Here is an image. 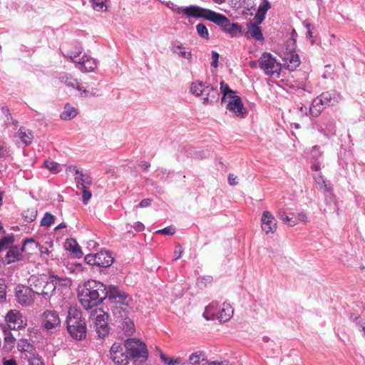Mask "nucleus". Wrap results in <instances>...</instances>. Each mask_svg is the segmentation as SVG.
Instances as JSON below:
<instances>
[{"mask_svg": "<svg viewBox=\"0 0 365 365\" xmlns=\"http://www.w3.org/2000/svg\"><path fill=\"white\" fill-rule=\"evenodd\" d=\"M184 360L181 358H175L169 360V365H184Z\"/></svg>", "mask_w": 365, "mask_h": 365, "instance_id": "nucleus-54", "label": "nucleus"}, {"mask_svg": "<svg viewBox=\"0 0 365 365\" xmlns=\"http://www.w3.org/2000/svg\"><path fill=\"white\" fill-rule=\"evenodd\" d=\"M31 288L24 286H18L16 289V297L18 302L22 306L27 307L31 305L34 301L36 294L35 287L33 283H31Z\"/></svg>", "mask_w": 365, "mask_h": 365, "instance_id": "nucleus-12", "label": "nucleus"}, {"mask_svg": "<svg viewBox=\"0 0 365 365\" xmlns=\"http://www.w3.org/2000/svg\"><path fill=\"white\" fill-rule=\"evenodd\" d=\"M14 242L12 236H6L0 239V252L9 248Z\"/></svg>", "mask_w": 365, "mask_h": 365, "instance_id": "nucleus-39", "label": "nucleus"}, {"mask_svg": "<svg viewBox=\"0 0 365 365\" xmlns=\"http://www.w3.org/2000/svg\"><path fill=\"white\" fill-rule=\"evenodd\" d=\"M128 354L124 351V348L120 344H113L110 349V359L116 365H128L129 363Z\"/></svg>", "mask_w": 365, "mask_h": 365, "instance_id": "nucleus-17", "label": "nucleus"}, {"mask_svg": "<svg viewBox=\"0 0 365 365\" xmlns=\"http://www.w3.org/2000/svg\"><path fill=\"white\" fill-rule=\"evenodd\" d=\"M283 222L290 227H293L297 224V220L289 215H286L285 217H284Z\"/></svg>", "mask_w": 365, "mask_h": 365, "instance_id": "nucleus-51", "label": "nucleus"}, {"mask_svg": "<svg viewBox=\"0 0 365 365\" xmlns=\"http://www.w3.org/2000/svg\"><path fill=\"white\" fill-rule=\"evenodd\" d=\"M237 177L233 175V174H229L228 175V182H229V184L231 185H237Z\"/></svg>", "mask_w": 365, "mask_h": 365, "instance_id": "nucleus-59", "label": "nucleus"}, {"mask_svg": "<svg viewBox=\"0 0 365 365\" xmlns=\"http://www.w3.org/2000/svg\"><path fill=\"white\" fill-rule=\"evenodd\" d=\"M282 58L284 62V66L289 71L295 70L300 65V58L298 54L294 51L293 47L286 48L282 52Z\"/></svg>", "mask_w": 365, "mask_h": 365, "instance_id": "nucleus-18", "label": "nucleus"}, {"mask_svg": "<svg viewBox=\"0 0 365 365\" xmlns=\"http://www.w3.org/2000/svg\"><path fill=\"white\" fill-rule=\"evenodd\" d=\"M108 0H90L92 3V7L96 11H103L104 7H106V2Z\"/></svg>", "mask_w": 365, "mask_h": 365, "instance_id": "nucleus-43", "label": "nucleus"}, {"mask_svg": "<svg viewBox=\"0 0 365 365\" xmlns=\"http://www.w3.org/2000/svg\"><path fill=\"white\" fill-rule=\"evenodd\" d=\"M259 66L265 75L279 77L282 64L270 53H262L259 58Z\"/></svg>", "mask_w": 365, "mask_h": 365, "instance_id": "nucleus-10", "label": "nucleus"}, {"mask_svg": "<svg viewBox=\"0 0 365 365\" xmlns=\"http://www.w3.org/2000/svg\"><path fill=\"white\" fill-rule=\"evenodd\" d=\"M218 304L215 302H211L208 304L205 309L203 317L207 320H213L217 319V316L219 315Z\"/></svg>", "mask_w": 365, "mask_h": 365, "instance_id": "nucleus-28", "label": "nucleus"}, {"mask_svg": "<svg viewBox=\"0 0 365 365\" xmlns=\"http://www.w3.org/2000/svg\"><path fill=\"white\" fill-rule=\"evenodd\" d=\"M82 192L83 202L86 205L91 197V192L88 190V187H81L80 189Z\"/></svg>", "mask_w": 365, "mask_h": 365, "instance_id": "nucleus-46", "label": "nucleus"}, {"mask_svg": "<svg viewBox=\"0 0 365 365\" xmlns=\"http://www.w3.org/2000/svg\"><path fill=\"white\" fill-rule=\"evenodd\" d=\"M65 247L67 250L71 252L76 257L80 258L83 256V252L80 246L76 240L71 238L66 240Z\"/></svg>", "mask_w": 365, "mask_h": 365, "instance_id": "nucleus-31", "label": "nucleus"}, {"mask_svg": "<svg viewBox=\"0 0 365 365\" xmlns=\"http://www.w3.org/2000/svg\"><path fill=\"white\" fill-rule=\"evenodd\" d=\"M54 220L55 217L52 214L49 212H46L41 221V225L45 227H50L51 226V225L54 223Z\"/></svg>", "mask_w": 365, "mask_h": 365, "instance_id": "nucleus-41", "label": "nucleus"}, {"mask_svg": "<svg viewBox=\"0 0 365 365\" xmlns=\"http://www.w3.org/2000/svg\"><path fill=\"white\" fill-rule=\"evenodd\" d=\"M317 130L327 137H330L335 133V123L332 118H327L321 122L315 123Z\"/></svg>", "mask_w": 365, "mask_h": 365, "instance_id": "nucleus-20", "label": "nucleus"}, {"mask_svg": "<svg viewBox=\"0 0 365 365\" xmlns=\"http://www.w3.org/2000/svg\"><path fill=\"white\" fill-rule=\"evenodd\" d=\"M264 18H265V14H261L257 11L255 16V19L256 20V21L255 23L257 24V25L259 26L264 21Z\"/></svg>", "mask_w": 365, "mask_h": 365, "instance_id": "nucleus-55", "label": "nucleus"}, {"mask_svg": "<svg viewBox=\"0 0 365 365\" xmlns=\"http://www.w3.org/2000/svg\"><path fill=\"white\" fill-rule=\"evenodd\" d=\"M30 281L34 285L36 294L41 295L46 299L50 298L56 289L53 280L45 281L41 277H32Z\"/></svg>", "mask_w": 365, "mask_h": 365, "instance_id": "nucleus-11", "label": "nucleus"}, {"mask_svg": "<svg viewBox=\"0 0 365 365\" xmlns=\"http://www.w3.org/2000/svg\"><path fill=\"white\" fill-rule=\"evenodd\" d=\"M25 360L28 361L29 365H45L42 357L36 352Z\"/></svg>", "mask_w": 365, "mask_h": 365, "instance_id": "nucleus-38", "label": "nucleus"}, {"mask_svg": "<svg viewBox=\"0 0 365 365\" xmlns=\"http://www.w3.org/2000/svg\"><path fill=\"white\" fill-rule=\"evenodd\" d=\"M44 165L48 170L53 173H58L60 172V165L56 162L46 160Z\"/></svg>", "mask_w": 365, "mask_h": 365, "instance_id": "nucleus-42", "label": "nucleus"}, {"mask_svg": "<svg viewBox=\"0 0 365 365\" xmlns=\"http://www.w3.org/2000/svg\"><path fill=\"white\" fill-rule=\"evenodd\" d=\"M207 84L202 81H197L191 84L190 90L192 94L200 96H205V88L207 87Z\"/></svg>", "mask_w": 365, "mask_h": 365, "instance_id": "nucleus-33", "label": "nucleus"}, {"mask_svg": "<svg viewBox=\"0 0 365 365\" xmlns=\"http://www.w3.org/2000/svg\"><path fill=\"white\" fill-rule=\"evenodd\" d=\"M17 349L21 353L22 359L31 357L32 354L36 352L34 346L26 339H20L17 344Z\"/></svg>", "mask_w": 365, "mask_h": 365, "instance_id": "nucleus-21", "label": "nucleus"}, {"mask_svg": "<svg viewBox=\"0 0 365 365\" xmlns=\"http://www.w3.org/2000/svg\"><path fill=\"white\" fill-rule=\"evenodd\" d=\"M78 113V110L75 107L69 103H66L64 106L63 112L60 115V118L63 120H68L74 118Z\"/></svg>", "mask_w": 365, "mask_h": 365, "instance_id": "nucleus-32", "label": "nucleus"}, {"mask_svg": "<svg viewBox=\"0 0 365 365\" xmlns=\"http://www.w3.org/2000/svg\"><path fill=\"white\" fill-rule=\"evenodd\" d=\"M196 30L197 34L203 38L208 39L209 38V32L204 24H198L196 25Z\"/></svg>", "mask_w": 365, "mask_h": 365, "instance_id": "nucleus-40", "label": "nucleus"}, {"mask_svg": "<svg viewBox=\"0 0 365 365\" xmlns=\"http://www.w3.org/2000/svg\"><path fill=\"white\" fill-rule=\"evenodd\" d=\"M106 294L111 309L115 317H124L131 310L132 299L125 292L120 290L115 286H109L106 288Z\"/></svg>", "mask_w": 365, "mask_h": 365, "instance_id": "nucleus-3", "label": "nucleus"}, {"mask_svg": "<svg viewBox=\"0 0 365 365\" xmlns=\"http://www.w3.org/2000/svg\"><path fill=\"white\" fill-rule=\"evenodd\" d=\"M270 4L267 0H262L257 9V11L266 15L267 11L270 9Z\"/></svg>", "mask_w": 365, "mask_h": 365, "instance_id": "nucleus-45", "label": "nucleus"}, {"mask_svg": "<svg viewBox=\"0 0 365 365\" xmlns=\"http://www.w3.org/2000/svg\"><path fill=\"white\" fill-rule=\"evenodd\" d=\"M152 200L150 198H145L141 200L139 205L136 206V207H147L151 205Z\"/></svg>", "mask_w": 365, "mask_h": 365, "instance_id": "nucleus-53", "label": "nucleus"}, {"mask_svg": "<svg viewBox=\"0 0 365 365\" xmlns=\"http://www.w3.org/2000/svg\"><path fill=\"white\" fill-rule=\"evenodd\" d=\"M97 266L101 267H110L113 262V258L108 251H101L96 253Z\"/></svg>", "mask_w": 365, "mask_h": 365, "instance_id": "nucleus-25", "label": "nucleus"}, {"mask_svg": "<svg viewBox=\"0 0 365 365\" xmlns=\"http://www.w3.org/2000/svg\"><path fill=\"white\" fill-rule=\"evenodd\" d=\"M313 178L317 185V187L319 190H323L324 192L329 190L321 173H314Z\"/></svg>", "mask_w": 365, "mask_h": 365, "instance_id": "nucleus-36", "label": "nucleus"}, {"mask_svg": "<svg viewBox=\"0 0 365 365\" xmlns=\"http://www.w3.org/2000/svg\"><path fill=\"white\" fill-rule=\"evenodd\" d=\"M6 322L8 329H19L26 326V320L23 317L19 311L12 309L6 316Z\"/></svg>", "mask_w": 365, "mask_h": 365, "instance_id": "nucleus-15", "label": "nucleus"}, {"mask_svg": "<svg viewBox=\"0 0 365 365\" xmlns=\"http://www.w3.org/2000/svg\"><path fill=\"white\" fill-rule=\"evenodd\" d=\"M208 365H228V362L227 361H216L208 363Z\"/></svg>", "mask_w": 365, "mask_h": 365, "instance_id": "nucleus-63", "label": "nucleus"}, {"mask_svg": "<svg viewBox=\"0 0 365 365\" xmlns=\"http://www.w3.org/2000/svg\"><path fill=\"white\" fill-rule=\"evenodd\" d=\"M6 285L4 279H0V303L6 300Z\"/></svg>", "mask_w": 365, "mask_h": 365, "instance_id": "nucleus-44", "label": "nucleus"}, {"mask_svg": "<svg viewBox=\"0 0 365 365\" xmlns=\"http://www.w3.org/2000/svg\"><path fill=\"white\" fill-rule=\"evenodd\" d=\"M200 361H206L208 363L203 351H199L194 352L189 357V363L191 365H198Z\"/></svg>", "mask_w": 365, "mask_h": 365, "instance_id": "nucleus-35", "label": "nucleus"}, {"mask_svg": "<svg viewBox=\"0 0 365 365\" xmlns=\"http://www.w3.org/2000/svg\"><path fill=\"white\" fill-rule=\"evenodd\" d=\"M4 365H16V363L14 359L4 360Z\"/></svg>", "mask_w": 365, "mask_h": 365, "instance_id": "nucleus-64", "label": "nucleus"}, {"mask_svg": "<svg viewBox=\"0 0 365 365\" xmlns=\"http://www.w3.org/2000/svg\"><path fill=\"white\" fill-rule=\"evenodd\" d=\"M172 9L178 14L186 17L202 18L212 21L220 26L223 31L232 36H235L240 32L241 26L238 24L231 23L230 21L223 14L214 11L202 8L196 5L189 6H178L173 3Z\"/></svg>", "mask_w": 365, "mask_h": 365, "instance_id": "nucleus-1", "label": "nucleus"}, {"mask_svg": "<svg viewBox=\"0 0 365 365\" xmlns=\"http://www.w3.org/2000/svg\"><path fill=\"white\" fill-rule=\"evenodd\" d=\"M128 314L126 313L124 317H116L123 321V329L128 334H132L135 330V325L133 322L128 317Z\"/></svg>", "mask_w": 365, "mask_h": 365, "instance_id": "nucleus-34", "label": "nucleus"}, {"mask_svg": "<svg viewBox=\"0 0 365 365\" xmlns=\"http://www.w3.org/2000/svg\"><path fill=\"white\" fill-rule=\"evenodd\" d=\"M29 244L37 246L34 239L27 238L24 241L23 245L21 248L17 246L10 247L6 255L7 264H11L21 259L22 252L25 250L26 247Z\"/></svg>", "mask_w": 365, "mask_h": 365, "instance_id": "nucleus-16", "label": "nucleus"}, {"mask_svg": "<svg viewBox=\"0 0 365 365\" xmlns=\"http://www.w3.org/2000/svg\"><path fill=\"white\" fill-rule=\"evenodd\" d=\"M67 330L76 340H81L86 336V324L81 312L76 308H69L66 318Z\"/></svg>", "mask_w": 365, "mask_h": 365, "instance_id": "nucleus-5", "label": "nucleus"}, {"mask_svg": "<svg viewBox=\"0 0 365 365\" xmlns=\"http://www.w3.org/2000/svg\"><path fill=\"white\" fill-rule=\"evenodd\" d=\"M42 326L48 331L53 332L61 327V319L55 310H46L43 312Z\"/></svg>", "mask_w": 365, "mask_h": 365, "instance_id": "nucleus-13", "label": "nucleus"}, {"mask_svg": "<svg viewBox=\"0 0 365 365\" xmlns=\"http://www.w3.org/2000/svg\"><path fill=\"white\" fill-rule=\"evenodd\" d=\"M22 216L27 222H33L37 216V210L35 208H29L24 211Z\"/></svg>", "mask_w": 365, "mask_h": 365, "instance_id": "nucleus-37", "label": "nucleus"}, {"mask_svg": "<svg viewBox=\"0 0 365 365\" xmlns=\"http://www.w3.org/2000/svg\"><path fill=\"white\" fill-rule=\"evenodd\" d=\"M1 110V113L4 115V116L6 118V124H9L10 120L13 121L9 110L6 106H3Z\"/></svg>", "mask_w": 365, "mask_h": 365, "instance_id": "nucleus-50", "label": "nucleus"}, {"mask_svg": "<svg viewBox=\"0 0 365 365\" xmlns=\"http://www.w3.org/2000/svg\"><path fill=\"white\" fill-rule=\"evenodd\" d=\"M16 137L19 138L25 146L30 145L34 138L31 131L24 128H21L18 130Z\"/></svg>", "mask_w": 365, "mask_h": 365, "instance_id": "nucleus-30", "label": "nucleus"}, {"mask_svg": "<svg viewBox=\"0 0 365 365\" xmlns=\"http://www.w3.org/2000/svg\"><path fill=\"white\" fill-rule=\"evenodd\" d=\"M1 329L4 334V339L3 349L6 352H9L14 348L16 339L11 334L10 329H6L5 326L1 327Z\"/></svg>", "mask_w": 365, "mask_h": 365, "instance_id": "nucleus-26", "label": "nucleus"}, {"mask_svg": "<svg viewBox=\"0 0 365 365\" xmlns=\"http://www.w3.org/2000/svg\"><path fill=\"white\" fill-rule=\"evenodd\" d=\"M124 347L130 357L140 362L145 361L148 356L146 344L135 338L128 339L124 342Z\"/></svg>", "mask_w": 365, "mask_h": 365, "instance_id": "nucleus-9", "label": "nucleus"}, {"mask_svg": "<svg viewBox=\"0 0 365 365\" xmlns=\"http://www.w3.org/2000/svg\"><path fill=\"white\" fill-rule=\"evenodd\" d=\"M212 281V277H210V276H205V277H202L201 278H199L197 279V284L199 286H206L207 284H210L211 283V282Z\"/></svg>", "mask_w": 365, "mask_h": 365, "instance_id": "nucleus-49", "label": "nucleus"}, {"mask_svg": "<svg viewBox=\"0 0 365 365\" xmlns=\"http://www.w3.org/2000/svg\"><path fill=\"white\" fill-rule=\"evenodd\" d=\"M89 319L99 338H104L108 334L110 331L108 322V315L102 309L94 308L92 309Z\"/></svg>", "mask_w": 365, "mask_h": 365, "instance_id": "nucleus-7", "label": "nucleus"}, {"mask_svg": "<svg viewBox=\"0 0 365 365\" xmlns=\"http://www.w3.org/2000/svg\"><path fill=\"white\" fill-rule=\"evenodd\" d=\"M71 60L76 64L77 68L83 73L91 72L97 66L96 60L85 54L81 56L71 54Z\"/></svg>", "mask_w": 365, "mask_h": 365, "instance_id": "nucleus-14", "label": "nucleus"}, {"mask_svg": "<svg viewBox=\"0 0 365 365\" xmlns=\"http://www.w3.org/2000/svg\"><path fill=\"white\" fill-rule=\"evenodd\" d=\"M211 56L212 60L211 62V66L216 68L218 65L219 53L216 51H212Z\"/></svg>", "mask_w": 365, "mask_h": 365, "instance_id": "nucleus-52", "label": "nucleus"}, {"mask_svg": "<svg viewBox=\"0 0 365 365\" xmlns=\"http://www.w3.org/2000/svg\"><path fill=\"white\" fill-rule=\"evenodd\" d=\"M171 51L178 55L180 58H185L190 60L191 58V51L185 47L180 42H173L171 45L170 48Z\"/></svg>", "mask_w": 365, "mask_h": 365, "instance_id": "nucleus-23", "label": "nucleus"}, {"mask_svg": "<svg viewBox=\"0 0 365 365\" xmlns=\"http://www.w3.org/2000/svg\"><path fill=\"white\" fill-rule=\"evenodd\" d=\"M68 170L69 172H73L76 177L75 180L77 183V187L78 189H81V187H87V185H91V178L84 175L81 171H80L75 166H70L68 168Z\"/></svg>", "mask_w": 365, "mask_h": 365, "instance_id": "nucleus-22", "label": "nucleus"}, {"mask_svg": "<svg viewBox=\"0 0 365 365\" xmlns=\"http://www.w3.org/2000/svg\"><path fill=\"white\" fill-rule=\"evenodd\" d=\"M85 262L90 265L97 266L96 254L87 255L85 258Z\"/></svg>", "mask_w": 365, "mask_h": 365, "instance_id": "nucleus-47", "label": "nucleus"}, {"mask_svg": "<svg viewBox=\"0 0 365 365\" xmlns=\"http://www.w3.org/2000/svg\"><path fill=\"white\" fill-rule=\"evenodd\" d=\"M247 34L250 37L260 42L264 41V36L261 28L257 24L250 21L247 24Z\"/></svg>", "mask_w": 365, "mask_h": 365, "instance_id": "nucleus-24", "label": "nucleus"}, {"mask_svg": "<svg viewBox=\"0 0 365 365\" xmlns=\"http://www.w3.org/2000/svg\"><path fill=\"white\" fill-rule=\"evenodd\" d=\"M219 92L217 88L208 85L205 88V97L202 98V103L204 104L211 103L215 101H217L219 98Z\"/></svg>", "mask_w": 365, "mask_h": 365, "instance_id": "nucleus-29", "label": "nucleus"}, {"mask_svg": "<svg viewBox=\"0 0 365 365\" xmlns=\"http://www.w3.org/2000/svg\"><path fill=\"white\" fill-rule=\"evenodd\" d=\"M82 49L80 48H76L75 51H71L67 53L66 56L71 58V54L76 55L77 56H81Z\"/></svg>", "mask_w": 365, "mask_h": 365, "instance_id": "nucleus-58", "label": "nucleus"}, {"mask_svg": "<svg viewBox=\"0 0 365 365\" xmlns=\"http://www.w3.org/2000/svg\"><path fill=\"white\" fill-rule=\"evenodd\" d=\"M175 228L171 226H169V227H166L162 230H159L156 231V233H160V234H163L165 235H173L175 233Z\"/></svg>", "mask_w": 365, "mask_h": 365, "instance_id": "nucleus-48", "label": "nucleus"}, {"mask_svg": "<svg viewBox=\"0 0 365 365\" xmlns=\"http://www.w3.org/2000/svg\"><path fill=\"white\" fill-rule=\"evenodd\" d=\"M321 163L319 162H317L312 164L311 169L312 171L319 173V170H321Z\"/></svg>", "mask_w": 365, "mask_h": 365, "instance_id": "nucleus-61", "label": "nucleus"}, {"mask_svg": "<svg viewBox=\"0 0 365 365\" xmlns=\"http://www.w3.org/2000/svg\"><path fill=\"white\" fill-rule=\"evenodd\" d=\"M340 99L341 96L334 91L323 93L313 100L309 113L311 115L317 117L325 107L335 105Z\"/></svg>", "mask_w": 365, "mask_h": 365, "instance_id": "nucleus-6", "label": "nucleus"}, {"mask_svg": "<svg viewBox=\"0 0 365 365\" xmlns=\"http://www.w3.org/2000/svg\"><path fill=\"white\" fill-rule=\"evenodd\" d=\"M261 227L266 234L274 233L277 230V220L269 211H264L261 217Z\"/></svg>", "mask_w": 365, "mask_h": 365, "instance_id": "nucleus-19", "label": "nucleus"}, {"mask_svg": "<svg viewBox=\"0 0 365 365\" xmlns=\"http://www.w3.org/2000/svg\"><path fill=\"white\" fill-rule=\"evenodd\" d=\"M106 287L99 281L88 280L79 292L78 299L85 309H93L106 298Z\"/></svg>", "mask_w": 365, "mask_h": 365, "instance_id": "nucleus-2", "label": "nucleus"}, {"mask_svg": "<svg viewBox=\"0 0 365 365\" xmlns=\"http://www.w3.org/2000/svg\"><path fill=\"white\" fill-rule=\"evenodd\" d=\"M61 83L65 84L66 86L73 88L79 91V96L81 98H88L91 96H98V91L97 88H88V83H82L77 78H74L71 74L62 73L59 76Z\"/></svg>", "mask_w": 365, "mask_h": 365, "instance_id": "nucleus-8", "label": "nucleus"}, {"mask_svg": "<svg viewBox=\"0 0 365 365\" xmlns=\"http://www.w3.org/2000/svg\"><path fill=\"white\" fill-rule=\"evenodd\" d=\"M176 248H177V250L175 251L174 255H175V259H178L181 257V255L182 252V249L180 245H178Z\"/></svg>", "mask_w": 365, "mask_h": 365, "instance_id": "nucleus-60", "label": "nucleus"}, {"mask_svg": "<svg viewBox=\"0 0 365 365\" xmlns=\"http://www.w3.org/2000/svg\"><path fill=\"white\" fill-rule=\"evenodd\" d=\"M296 220H297V222H302L306 223L308 221V217L304 212H302L298 214L297 218Z\"/></svg>", "mask_w": 365, "mask_h": 365, "instance_id": "nucleus-56", "label": "nucleus"}, {"mask_svg": "<svg viewBox=\"0 0 365 365\" xmlns=\"http://www.w3.org/2000/svg\"><path fill=\"white\" fill-rule=\"evenodd\" d=\"M306 26L307 28V36L309 38V40L311 41L312 43H313L314 42V38H313V36H312L311 26L309 24H307L306 25Z\"/></svg>", "mask_w": 365, "mask_h": 365, "instance_id": "nucleus-57", "label": "nucleus"}, {"mask_svg": "<svg viewBox=\"0 0 365 365\" xmlns=\"http://www.w3.org/2000/svg\"><path fill=\"white\" fill-rule=\"evenodd\" d=\"M136 231H141L144 229V225L140 222H137L135 223L133 227Z\"/></svg>", "mask_w": 365, "mask_h": 365, "instance_id": "nucleus-62", "label": "nucleus"}, {"mask_svg": "<svg viewBox=\"0 0 365 365\" xmlns=\"http://www.w3.org/2000/svg\"><path fill=\"white\" fill-rule=\"evenodd\" d=\"M220 92L222 93L221 103H226L227 110L237 118H243L247 115V110L244 107L240 97L236 95L235 92L231 90L224 81L220 82Z\"/></svg>", "mask_w": 365, "mask_h": 365, "instance_id": "nucleus-4", "label": "nucleus"}, {"mask_svg": "<svg viewBox=\"0 0 365 365\" xmlns=\"http://www.w3.org/2000/svg\"><path fill=\"white\" fill-rule=\"evenodd\" d=\"M234 309L231 305L230 304L223 303L222 307L219 309V315L217 316V319H219L220 322H227L232 317Z\"/></svg>", "mask_w": 365, "mask_h": 365, "instance_id": "nucleus-27", "label": "nucleus"}]
</instances>
